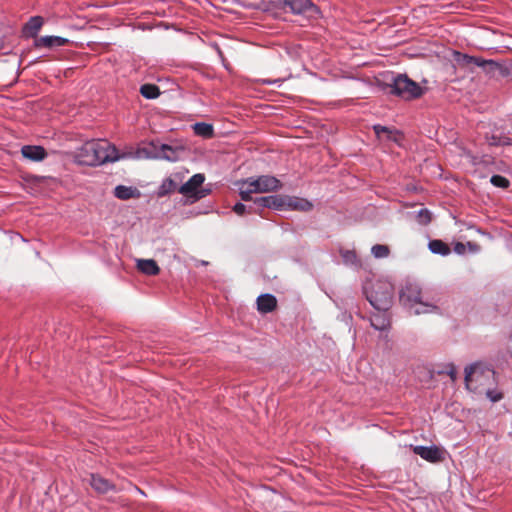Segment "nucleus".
Wrapping results in <instances>:
<instances>
[{
  "label": "nucleus",
  "mask_w": 512,
  "mask_h": 512,
  "mask_svg": "<svg viewBox=\"0 0 512 512\" xmlns=\"http://www.w3.org/2000/svg\"><path fill=\"white\" fill-rule=\"evenodd\" d=\"M255 203H256L258 206H261V207H264V208H268V205H269V196H264V197L256 198V199H255Z\"/></svg>",
  "instance_id": "473e14b6"
},
{
  "label": "nucleus",
  "mask_w": 512,
  "mask_h": 512,
  "mask_svg": "<svg viewBox=\"0 0 512 512\" xmlns=\"http://www.w3.org/2000/svg\"><path fill=\"white\" fill-rule=\"evenodd\" d=\"M282 3L284 9H289L294 14H304L316 9L310 0H282Z\"/></svg>",
  "instance_id": "9d476101"
},
{
  "label": "nucleus",
  "mask_w": 512,
  "mask_h": 512,
  "mask_svg": "<svg viewBox=\"0 0 512 512\" xmlns=\"http://www.w3.org/2000/svg\"><path fill=\"white\" fill-rule=\"evenodd\" d=\"M75 158L81 165L96 166L117 161L125 156H120L115 146L106 140H92L78 149Z\"/></svg>",
  "instance_id": "f257e3e1"
},
{
  "label": "nucleus",
  "mask_w": 512,
  "mask_h": 512,
  "mask_svg": "<svg viewBox=\"0 0 512 512\" xmlns=\"http://www.w3.org/2000/svg\"><path fill=\"white\" fill-rule=\"evenodd\" d=\"M68 43V39L60 36H43L35 41L37 47L53 48L64 46Z\"/></svg>",
  "instance_id": "2eb2a0df"
},
{
  "label": "nucleus",
  "mask_w": 512,
  "mask_h": 512,
  "mask_svg": "<svg viewBox=\"0 0 512 512\" xmlns=\"http://www.w3.org/2000/svg\"><path fill=\"white\" fill-rule=\"evenodd\" d=\"M413 451L416 455L430 462H439L443 459V451L436 446H415Z\"/></svg>",
  "instance_id": "1a4fd4ad"
},
{
  "label": "nucleus",
  "mask_w": 512,
  "mask_h": 512,
  "mask_svg": "<svg viewBox=\"0 0 512 512\" xmlns=\"http://www.w3.org/2000/svg\"><path fill=\"white\" fill-rule=\"evenodd\" d=\"M387 311H378L370 318V323L376 330L384 331L390 326L389 318L386 314Z\"/></svg>",
  "instance_id": "a211bd4d"
},
{
  "label": "nucleus",
  "mask_w": 512,
  "mask_h": 512,
  "mask_svg": "<svg viewBox=\"0 0 512 512\" xmlns=\"http://www.w3.org/2000/svg\"><path fill=\"white\" fill-rule=\"evenodd\" d=\"M495 384V372L482 363H474L465 369V385L468 390L476 394H483L488 387Z\"/></svg>",
  "instance_id": "f03ea898"
},
{
  "label": "nucleus",
  "mask_w": 512,
  "mask_h": 512,
  "mask_svg": "<svg viewBox=\"0 0 512 512\" xmlns=\"http://www.w3.org/2000/svg\"><path fill=\"white\" fill-rule=\"evenodd\" d=\"M390 92L404 100L419 98L424 94L425 89L417 82L410 79L406 74H398L393 77L390 84Z\"/></svg>",
  "instance_id": "423d86ee"
},
{
  "label": "nucleus",
  "mask_w": 512,
  "mask_h": 512,
  "mask_svg": "<svg viewBox=\"0 0 512 512\" xmlns=\"http://www.w3.org/2000/svg\"><path fill=\"white\" fill-rule=\"evenodd\" d=\"M268 208H273L276 210H285L286 209L285 196H281V195L269 196Z\"/></svg>",
  "instance_id": "a878e982"
},
{
  "label": "nucleus",
  "mask_w": 512,
  "mask_h": 512,
  "mask_svg": "<svg viewBox=\"0 0 512 512\" xmlns=\"http://www.w3.org/2000/svg\"><path fill=\"white\" fill-rule=\"evenodd\" d=\"M137 268L144 274L156 275L159 273L157 263L152 259H139L137 260Z\"/></svg>",
  "instance_id": "6ab92c4d"
},
{
  "label": "nucleus",
  "mask_w": 512,
  "mask_h": 512,
  "mask_svg": "<svg viewBox=\"0 0 512 512\" xmlns=\"http://www.w3.org/2000/svg\"><path fill=\"white\" fill-rule=\"evenodd\" d=\"M281 186V182L274 176L262 175L257 178L250 177L240 183L239 194L243 201H249L253 193L277 191Z\"/></svg>",
  "instance_id": "20e7f679"
},
{
  "label": "nucleus",
  "mask_w": 512,
  "mask_h": 512,
  "mask_svg": "<svg viewBox=\"0 0 512 512\" xmlns=\"http://www.w3.org/2000/svg\"><path fill=\"white\" fill-rule=\"evenodd\" d=\"M490 145H512V139L509 137L491 136L489 139Z\"/></svg>",
  "instance_id": "7c9ffc66"
},
{
  "label": "nucleus",
  "mask_w": 512,
  "mask_h": 512,
  "mask_svg": "<svg viewBox=\"0 0 512 512\" xmlns=\"http://www.w3.org/2000/svg\"><path fill=\"white\" fill-rule=\"evenodd\" d=\"M88 482L97 493L105 494L116 489L113 483L99 474H91Z\"/></svg>",
  "instance_id": "9b49d317"
},
{
  "label": "nucleus",
  "mask_w": 512,
  "mask_h": 512,
  "mask_svg": "<svg viewBox=\"0 0 512 512\" xmlns=\"http://www.w3.org/2000/svg\"><path fill=\"white\" fill-rule=\"evenodd\" d=\"M490 182L500 188H507L509 186V180L501 175H493Z\"/></svg>",
  "instance_id": "c756f323"
},
{
  "label": "nucleus",
  "mask_w": 512,
  "mask_h": 512,
  "mask_svg": "<svg viewBox=\"0 0 512 512\" xmlns=\"http://www.w3.org/2000/svg\"><path fill=\"white\" fill-rule=\"evenodd\" d=\"M373 129L377 138L380 140L386 139L396 143H399L402 140V134L397 130H392L381 125H375Z\"/></svg>",
  "instance_id": "ddd939ff"
},
{
  "label": "nucleus",
  "mask_w": 512,
  "mask_h": 512,
  "mask_svg": "<svg viewBox=\"0 0 512 512\" xmlns=\"http://www.w3.org/2000/svg\"><path fill=\"white\" fill-rule=\"evenodd\" d=\"M176 187H177L176 182L171 178H167L162 182L161 186L159 187L158 195L165 196V195L171 193L172 191H174L176 189Z\"/></svg>",
  "instance_id": "bb28decb"
},
{
  "label": "nucleus",
  "mask_w": 512,
  "mask_h": 512,
  "mask_svg": "<svg viewBox=\"0 0 512 512\" xmlns=\"http://www.w3.org/2000/svg\"><path fill=\"white\" fill-rule=\"evenodd\" d=\"M468 250L472 253H477L480 251V245L474 242H467Z\"/></svg>",
  "instance_id": "c9c22d12"
},
{
  "label": "nucleus",
  "mask_w": 512,
  "mask_h": 512,
  "mask_svg": "<svg viewBox=\"0 0 512 512\" xmlns=\"http://www.w3.org/2000/svg\"><path fill=\"white\" fill-rule=\"evenodd\" d=\"M428 247L433 254H439L442 256L450 254L451 251L449 246L442 240H431L428 244Z\"/></svg>",
  "instance_id": "412c9836"
},
{
  "label": "nucleus",
  "mask_w": 512,
  "mask_h": 512,
  "mask_svg": "<svg viewBox=\"0 0 512 512\" xmlns=\"http://www.w3.org/2000/svg\"><path fill=\"white\" fill-rule=\"evenodd\" d=\"M276 305L277 300L271 294H263L257 298V309L263 314L272 312Z\"/></svg>",
  "instance_id": "dca6fc26"
},
{
  "label": "nucleus",
  "mask_w": 512,
  "mask_h": 512,
  "mask_svg": "<svg viewBox=\"0 0 512 512\" xmlns=\"http://www.w3.org/2000/svg\"><path fill=\"white\" fill-rule=\"evenodd\" d=\"M416 219L418 223L426 225L431 221V213L428 209H420L417 212Z\"/></svg>",
  "instance_id": "c85d7f7f"
},
{
  "label": "nucleus",
  "mask_w": 512,
  "mask_h": 512,
  "mask_svg": "<svg viewBox=\"0 0 512 512\" xmlns=\"http://www.w3.org/2000/svg\"><path fill=\"white\" fill-rule=\"evenodd\" d=\"M140 92L147 99H154L159 96V88L153 84H144L141 86Z\"/></svg>",
  "instance_id": "393cba45"
},
{
  "label": "nucleus",
  "mask_w": 512,
  "mask_h": 512,
  "mask_svg": "<svg viewBox=\"0 0 512 512\" xmlns=\"http://www.w3.org/2000/svg\"><path fill=\"white\" fill-rule=\"evenodd\" d=\"M462 61L466 65L474 64L476 66L482 67L484 71L487 73H494L500 68L499 64L493 60H485L477 57H471L468 55H463Z\"/></svg>",
  "instance_id": "f8f14e48"
},
{
  "label": "nucleus",
  "mask_w": 512,
  "mask_h": 512,
  "mask_svg": "<svg viewBox=\"0 0 512 512\" xmlns=\"http://www.w3.org/2000/svg\"><path fill=\"white\" fill-rule=\"evenodd\" d=\"M195 134L202 136L204 138H209L213 136V127L207 123H196L193 126Z\"/></svg>",
  "instance_id": "5701e85b"
},
{
  "label": "nucleus",
  "mask_w": 512,
  "mask_h": 512,
  "mask_svg": "<svg viewBox=\"0 0 512 512\" xmlns=\"http://www.w3.org/2000/svg\"><path fill=\"white\" fill-rule=\"evenodd\" d=\"M247 210V207L246 205L242 204V203H237L234 205L233 207V211L238 214V215H243Z\"/></svg>",
  "instance_id": "72a5a7b5"
},
{
  "label": "nucleus",
  "mask_w": 512,
  "mask_h": 512,
  "mask_svg": "<svg viewBox=\"0 0 512 512\" xmlns=\"http://www.w3.org/2000/svg\"><path fill=\"white\" fill-rule=\"evenodd\" d=\"M370 304L377 311H388L392 305L394 287L391 282L379 280L370 289L365 288Z\"/></svg>",
  "instance_id": "39448f33"
},
{
  "label": "nucleus",
  "mask_w": 512,
  "mask_h": 512,
  "mask_svg": "<svg viewBox=\"0 0 512 512\" xmlns=\"http://www.w3.org/2000/svg\"><path fill=\"white\" fill-rule=\"evenodd\" d=\"M341 256H342L343 262L346 265L355 266V267L360 266V261L356 255L355 251L343 250V251H341Z\"/></svg>",
  "instance_id": "b1692460"
},
{
  "label": "nucleus",
  "mask_w": 512,
  "mask_h": 512,
  "mask_svg": "<svg viewBox=\"0 0 512 512\" xmlns=\"http://www.w3.org/2000/svg\"><path fill=\"white\" fill-rule=\"evenodd\" d=\"M204 181L205 177L203 174H195L178 191L188 198H192L193 201L199 200L208 194V191L201 187Z\"/></svg>",
  "instance_id": "6e6552de"
},
{
  "label": "nucleus",
  "mask_w": 512,
  "mask_h": 512,
  "mask_svg": "<svg viewBox=\"0 0 512 512\" xmlns=\"http://www.w3.org/2000/svg\"><path fill=\"white\" fill-rule=\"evenodd\" d=\"M21 153H22L23 157H25L31 161H42L47 156L45 149L41 146H32V145L23 146L21 149Z\"/></svg>",
  "instance_id": "4468645a"
},
{
  "label": "nucleus",
  "mask_w": 512,
  "mask_h": 512,
  "mask_svg": "<svg viewBox=\"0 0 512 512\" xmlns=\"http://www.w3.org/2000/svg\"><path fill=\"white\" fill-rule=\"evenodd\" d=\"M114 195L121 200H128L139 196V191L133 187L119 185L115 188Z\"/></svg>",
  "instance_id": "aec40b11"
},
{
  "label": "nucleus",
  "mask_w": 512,
  "mask_h": 512,
  "mask_svg": "<svg viewBox=\"0 0 512 512\" xmlns=\"http://www.w3.org/2000/svg\"><path fill=\"white\" fill-rule=\"evenodd\" d=\"M400 300L411 309L415 308V314L427 313L435 308V306L423 301L421 289L416 284H407L401 290Z\"/></svg>",
  "instance_id": "0eeeda50"
},
{
  "label": "nucleus",
  "mask_w": 512,
  "mask_h": 512,
  "mask_svg": "<svg viewBox=\"0 0 512 512\" xmlns=\"http://www.w3.org/2000/svg\"><path fill=\"white\" fill-rule=\"evenodd\" d=\"M43 25V19L40 16L31 17L26 23L24 30L26 34L35 36Z\"/></svg>",
  "instance_id": "4be33fe9"
},
{
  "label": "nucleus",
  "mask_w": 512,
  "mask_h": 512,
  "mask_svg": "<svg viewBox=\"0 0 512 512\" xmlns=\"http://www.w3.org/2000/svg\"><path fill=\"white\" fill-rule=\"evenodd\" d=\"M178 147H172L162 144L159 141H151L139 147L134 153L124 155L136 159H164L168 161H177L181 153Z\"/></svg>",
  "instance_id": "7ed1b4c3"
},
{
  "label": "nucleus",
  "mask_w": 512,
  "mask_h": 512,
  "mask_svg": "<svg viewBox=\"0 0 512 512\" xmlns=\"http://www.w3.org/2000/svg\"><path fill=\"white\" fill-rule=\"evenodd\" d=\"M483 394L487 396L492 402L500 401L503 395L497 390L493 389V387H488L487 390L483 391Z\"/></svg>",
  "instance_id": "2f4dec72"
},
{
  "label": "nucleus",
  "mask_w": 512,
  "mask_h": 512,
  "mask_svg": "<svg viewBox=\"0 0 512 512\" xmlns=\"http://www.w3.org/2000/svg\"><path fill=\"white\" fill-rule=\"evenodd\" d=\"M371 253L375 258H385L389 255V247L382 244H376L372 246Z\"/></svg>",
  "instance_id": "cd10ccee"
},
{
  "label": "nucleus",
  "mask_w": 512,
  "mask_h": 512,
  "mask_svg": "<svg viewBox=\"0 0 512 512\" xmlns=\"http://www.w3.org/2000/svg\"><path fill=\"white\" fill-rule=\"evenodd\" d=\"M466 247H467V243L464 244V243H461V242H458L455 244L454 246V251L457 253V254H464L465 251H466Z\"/></svg>",
  "instance_id": "f704fd0d"
},
{
  "label": "nucleus",
  "mask_w": 512,
  "mask_h": 512,
  "mask_svg": "<svg viewBox=\"0 0 512 512\" xmlns=\"http://www.w3.org/2000/svg\"><path fill=\"white\" fill-rule=\"evenodd\" d=\"M286 209L298 210V211H309L312 209V204L303 198L285 196Z\"/></svg>",
  "instance_id": "f3484780"
}]
</instances>
